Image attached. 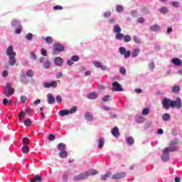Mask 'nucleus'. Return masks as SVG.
Here are the masks:
<instances>
[{
    "instance_id": "obj_63",
    "label": "nucleus",
    "mask_w": 182,
    "mask_h": 182,
    "mask_svg": "<svg viewBox=\"0 0 182 182\" xmlns=\"http://www.w3.org/2000/svg\"><path fill=\"white\" fill-rule=\"evenodd\" d=\"M173 6H174L175 8H178V1H173Z\"/></svg>"
},
{
    "instance_id": "obj_64",
    "label": "nucleus",
    "mask_w": 182,
    "mask_h": 182,
    "mask_svg": "<svg viewBox=\"0 0 182 182\" xmlns=\"http://www.w3.org/2000/svg\"><path fill=\"white\" fill-rule=\"evenodd\" d=\"M149 68L151 70L154 69V63H149Z\"/></svg>"
},
{
    "instance_id": "obj_21",
    "label": "nucleus",
    "mask_w": 182,
    "mask_h": 182,
    "mask_svg": "<svg viewBox=\"0 0 182 182\" xmlns=\"http://www.w3.org/2000/svg\"><path fill=\"white\" fill-rule=\"evenodd\" d=\"M172 63H173L176 66H178L181 65L182 61L180 58H176L172 59Z\"/></svg>"
},
{
    "instance_id": "obj_28",
    "label": "nucleus",
    "mask_w": 182,
    "mask_h": 182,
    "mask_svg": "<svg viewBox=\"0 0 182 182\" xmlns=\"http://www.w3.org/2000/svg\"><path fill=\"white\" fill-rule=\"evenodd\" d=\"M114 32H115V33H120V32H122V28H120L119 25H115L114 26Z\"/></svg>"
},
{
    "instance_id": "obj_4",
    "label": "nucleus",
    "mask_w": 182,
    "mask_h": 182,
    "mask_svg": "<svg viewBox=\"0 0 182 182\" xmlns=\"http://www.w3.org/2000/svg\"><path fill=\"white\" fill-rule=\"evenodd\" d=\"M14 93H15V90L12 87L9 82H7L6 84V87L4 88V95L6 97H11Z\"/></svg>"
},
{
    "instance_id": "obj_55",
    "label": "nucleus",
    "mask_w": 182,
    "mask_h": 182,
    "mask_svg": "<svg viewBox=\"0 0 182 182\" xmlns=\"http://www.w3.org/2000/svg\"><path fill=\"white\" fill-rule=\"evenodd\" d=\"M53 9H55V11H58V10L63 9V7H62L61 6H53Z\"/></svg>"
},
{
    "instance_id": "obj_54",
    "label": "nucleus",
    "mask_w": 182,
    "mask_h": 182,
    "mask_svg": "<svg viewBox=\"0 0 182 182\" xmlns=\"http://www.w3.org/2000/svg\"><path fill=\"white\" fill-rule=\"evenodd\" d=\"M2 76H3V77H7V76H8V70H4L3 71V73H2Z\"/></svg>"
},
{
    "instance_id": "obj_62",
    "label": "nucleus",
    "mask_w": 182,
    "mask_h": 182,
    "mask_svg": "<svg viewBox=\"0 0 182 182\" xmlns=\"http://www.w3.org/2000/svg\"><path fill=\"white\" fill-rule=\"evenodd\" d=\"M8 103H9L8 99L4 98V99L3 100V105H4V106H6V105H8Z\"/></svg>"
},
{
    "instance_id": "obj_42",
    "label": "nucleus",
    "mask_w": 182,
    "mask_h": 182,
    "mask_svg": "<svg viewBox=\"0 0 182 182\" xmlns=\"http://www.w3.org/2000/svg\"><path fill=\"white\" fill-rule=\"evenodd\" d=\"M26 39H27L28 41H32V39H33V34H32L31 33L26 34Z\"/></svg>"
},
{
    "instance_id": "obj_32",
    "label": "nucleus",
    "mask_w": 182,
    "mask_h": 182,
    "mask_svg": "<svg viewBox=\"0 0 182 182\" xmlns=\"http://www.w3.org/2000/svg\"><path fill=\"white\" fill-rule=\"evenodd\" d=\"M22 151H23V154H28V153H29V146L24 145L22 147Z\"/></svg>"
},
{
    "instance_id": "obj_46",
    "label": "nucleus",
    "mask_w": 182,
    "mask_h": 182,
    "mask_svg": "<svg viewBox=\"0 0 182 182\" xmlns=\"http://www.w3.org/2000/svg\"><path fill=\"white\" fill-rule=\"evenodd\" d=\"M119 73L124 76V75H126V68H124V67H121L119 69Z\"/></svg>"
},
{
    "instance_id": "obj_43",
    "label": "nucleus",
    "mask_w": 182,
    "mask_h": 182,
    "mask_svg": "<svg viewBox=\"0 0 182 182\" xmlns=\"http://www.w3.org/2000/svg\"><path fill=\"white\" fill-rule=\"evenodd\" d=\"M23 144H24V146H28V144H29V138L24 137L23 139Z\"/></svg>"
},
{
    "instance_id": "obj_37",
    "label": "nucleus",
    "mask_w": 182,
    "mask_h": 182,
    "mask_svg": "<svg viewBox=\"0 0 182 182\" xmlns=\"http://www.w3.org/2000/svg\"><path fill=\"white\" fill-rule=\"evenodd\" d=\"M33 75H34L33 70H28L26 71V76H27L28 77H33Z\"/></svg>"
},
{
    "instance_id": "obj_9",
    "label": "nucleus",
    "mask_w": 182,
    "mask_h": 182,
    "mask_svg": "<svg viewBox=\"0 0 182 182\" xmlns=\"http://www.w3.org/2000/svg\"><path fill=\"white\" fill-rule=\"evenodd\" d=\"M87 172H84L82 173H80L78 176H76L74 177L75 181H80V180H85V178H87Z\"/></svg>"
},
{
    "instance_id": "obj_34",
    "label": "nucleus",
    "mask_w": 182,
    "mask_h": 182,
    "mask_svg": "<svg viewBox=\"0 0 182 182\" xmlns=\"http://www.w3.org/2000/svg\"><path fill=\"white\" fill-rule=\"evenodd\" d=\"M149 113H150V108H144L141 112L142 116H147Z\"/></svg>"
},
{
    "instance_id": "obj_35",
    "label": "nucleus",
    "mask_w": 182,
    "mask_h": 182,
    "mask_svg": "<svg viewBox=\"0 0 182 182\" xmlns=\"http://www.w3.org/2000/svg\"><path fill=\"white\" fill-rule=\"evenodd\" d=\"M88 98L93 100V99H97V94H96L95 92H90L88 95Z\"/></svg>"
},
{
    "instance_id": "obj_12",
    "label": "nucleus",
    "mask_w": 182,
    "mask_h": 182,
    "mask_svg": "<svg viewBox=\"0 0 182 182\" xmlns=\"http://www.w3.org/2000/svg\"><path fill=\"white\" fill-rule=\"evenodd\" d=\"M42 177L39 175H36L33 178L29 180V182H42Z\"/></svg>"
},
{
    "instance_id": "obj_8",
    "label": "nucleus",
    "mask_w": 182,
    "mask_h": 182,
    "mask_svg": "<svg viewBox=\"0 0 182 182\" xmlns=\"http://www.w3.org/2000/svg\"><path fill=\"white\" fill-rule=\"evenodd\" d=\"M43 86L46 87V89H49L50 87H53V89H55L58 87V82L56 81H53L50 82H44Z\"/></svg>"
},
{
    "instance_id": "obj_19",
    "label": "nucleus",
    "mask_w": 182,
    "mask_h": 182,
    "mask_svg": "<svg viewBox=\"0 0 182 182\" xmlns=\"http://www.w3.org/2000/svg\"><path fill=\"white\" fill-rule=\"evenodd\" d=\"M58 150H60V151H64L66 150V144L63 143H60L58 145Z\"/></svg>"
},
{
    "instance_id": "obj_15",
    "label": "nucleus",
    "mask_w": 182,
    "mask_h": 182,
    "mask_svg": "<svg viewBox=\"0 0 182 182\" xmlns=\"http://www.w3.org/2000/svg\"><path fill=\"white\" fill-rule=\"evenodd\" d=\"M87 173V177L90 176H96V174H97V170L96 169H90L87 171H85Z\"/></svg>"
},
{
    "instance_id": "obj_24",
    "label": "nucleus",
    "mask_w": 182,
    "mask_h": 182,
    "mask_svg": "<svg viewBox=\"0 0 182 182\" xmlns=\"http://www.w3.org/2000/svg\"><path fill=\"white\" fill-rule=\"evenodd\" d=\"M124 34L122 33H117L115 35V39L118 41H122V39H124Z\"/></svg>"
},
{
    "instance_id": "obj_10",
    "label": "nucleus",
    "mask_w": 182,
    "mask_h": 182,
    "mask_svg": "<svg viewBox=\"0 0 182 182\" xmlns=\"http://www.w3.org/2000/svg\"><path fill=\"white\" fill-rule=\"evenodd\" d=\"M127 173L126 172H121L116 173L112 176V180H120V178H124L126 177Z\"/></svg>"
},
{
    "instance_id": "obj_14",
    "label": "nucleus",
    "mask_w": 182,
    "mask_h": 182,
    "mask_svg": "<svg viewBox=\"0 0 182 182\" xmlns=\"http://www.w3.org/2000/svg\"><path fill=\"white\" fill-rule=\"evenodd\" d=\"M47 98L48 105H53L55 103V97L52 94H48Z\"/></svg>"
},
{
    "instance_id": "obj_57",
    "label": "nucleus",
    "mask_w": 182,
    "mask_h": 182,
    "mask_svg": "<svg viewBox=\"0 0 182 182\" xmlns=\"http://www.w3.org/2000/svg\"><path fill=\"white\" fill-rule=\"evenodd\" d=\"M172 134H173V136H177V134H178V132H177V129H172Z\"/></svg>"
},
{
    "instance_id": "obj_6",
    "label": "nucleus",
    "mask_w": 182,
    "mask_h": 182,
    "mask_svg": "<svg viewBox=\"0 0 182 182\" xmlns=\"http://www.w3.org/2000/svg\"><path fill=\"white\" fill-rule=\"evenodd\" d=\"M119 53L120 55H122L125 59L130 58V50H126L124 47L119 48Z\"/></svg>"
},
{
    "instance_id": "obj_59",
    "label": "nucleus",
    "mask_w": 182,
    "mask_h": 182,
    "mask_svg": "<svg viewBox=\"0 0 182 182\" xmlns=\"http://www.w3.org/2000/svg\"><path fill=\"white\" fill-rule=\"evenodd\" d=\"M75 63H73V60H68L67 62V64L68 65V66H72V65H73Z\"/></svg>"
},
{
    "instance_id": "obj_23",
    "label": "nucleus",
    "mask_w": 182,
    "mask_h": 182,
    "mask_svg": "<svg viewBox=\"0 0 182 182\" xmlns=\"http://www.w3.org/2000/svg\"><path fill=\"white\" fill-rule=\"evenodd\" d=\"M162 119L163 120H164V122H168V120L171 119V116L170 115V114L165 113L163 114Z\"/></svg>"
},
{
    "instance_id": "obj_20",
    "label": "nucleus",
    "mask_w": 182,
    "mask_h": 182,
    "mask_svg": "<svg viewBox=\"0 0 182 182\" xmlns=\"http://www.w3.org/2000/svg\"><path fill=\"white\" fill-rule=\"evenodd\" d=\"M160 29H161L160 26H159L157 24H155L150 27V31H151L152 32H156L157 31H160Z\"/></svg>"
},
{
    "instance_id": "obj_39",
    "label": "nucleus",
    "mask_w": 182,
    "mask_h": 182,
    "mask_svg": "<svg viewBox=\"0 0 182 182\" xmlns=\"http://www.w3.org/2000/svg\"><path fill=\"white\" fill-rule=\"evenodd\" d=\"M24 126L29 127L32 124L31 119L28 118L26 120L23 121Z\"/></svg>"
},
{
    "instance_id": "obj_27",
    "label": "nucleus",
    "mask_w": 182,
    "mask_h": 182,
    "mask_svg": "<svg viewBox=\"0 0 182 182\" xmlns=\"http://www.w3.org/2000/svg\"><path fill=\"white\" fill-rule=\"evenodd\" d=\"M105 146V138H100L98 141V147L102 149Z\"/></svg>"
},
{
    "instance_id": "obj_40",
    "label": "nucleus",
    "mask_w": 182,
    "mask_h": 182,
    "mask_svg": "<svg viewBox=\"0 0 182 182\" xmlns=\"http://www.w3.org/2000/svg\"><path fill=\"white\" fill-rule=\"evenodd\" d=\"M130 41H132V37L130 36V35H126L124 36V42H130Z\"/></svg>"
},
{
    "instance_id": "obj_7",
    "label": "nucleus",
    "mask_w": 182,
    "mask_h": 182,
    "mask_svg": "<svg viewBox=\"0 0 182 182\" xmlns=\"http://www.w3.org/2000/svg\"><path fill=\"white\" fill-rule=\"evenodd\" d=\"M112 92H123V88L122 87V85L117 82V81H115L112 83Z\"/></svg>"
},
{
    "instance_id": "obj_33",
    "label": "nucleus",
    "mask_w": 182,
    "mask_h": 182,
    "mask_svg": "<svg viewBox=\"0 0 182 182\" xmlns=\"http://www.w3.org/2000/svg\"><path fill=\"white\" fill-rule=\"evenodd\" d=\"M127 141L129 146L134 144V139H133L132 136L128 137L127 139Z\"/></svg>"
},
{
    "instance_id": "obj_53",
    "label": "nucleus",
    "mask_w": 182,
    "mask_h": 182,
    "mask_svg": "<svg viewBox=\"0 0 182 182\" xmlns=\"http://www.w3.org/2000/svg\"><path fill=\"white\" fill-rule=\"evenodd\" d=\"M48 140H50V141H53V140H55V135L50 134L48 136Z\"/></svg>"
},
{
    "instance_id": "obj_49",
    "label": "nucleus",
    "mask_w": 182,
    "mask_h": 182,
    "mask_svg": "<svg viewBox=\"0 0 182 182\" xmlns=\"http://www.w3.org/2000/svg\"><path fill=\"white\" fill-rule=\"evenodd\" d=\"M30 58L33 60H36V55L34 53H30Z\"/></svg>"
},
{
    "instance_id": "obj_26",
    "label": "nucleus",
    "mask_w": 182,
    "mask_h": 182,
    "mask_svg": "<svg viewBox=\"0 0 182 182\" xmlns=\"http://www.w3.org/2000/svg\"><path fill=\"white\" fill-rule=\"evenodd\" d=\"M59 156H60V159H66V157H68V151H60L59 153Z\"/></svg>"
},
{
    "instance_id": "obj_29",
    "label": "nucleus",
    "mask_w": 182,
    "mask_h": 182,
    "mask_svg": "<svg viewBox=\"0 0 182 182\" xmlns=\"http://www.w3.org/2000/svg\"><path fill=\"white\" fill-rule=\"evenodd\" d=\"M46 43H48V45H50L51 43H53V38L50 36H48L45 38Z\"/></svg>"
},
{
    "instance_id": "obj_44",
    "label": "nucleus",
    "mask_w": 182,
    "mask_h": 182,
    "mask_svg": "<svg viewBox=\"0 0 182 182\" xmlns=\"http://www.w3.org/2000/svg\"><path fill=\"white\" fill-rule=\"evenodd\" d=\"M50 68V61L47 60L44 63V69H49Z\"/></svg>"
},
{
    "instance_id": "obj_36",
    "label": "nucleus",
    "mask_w": 182,
    "mask_h": 182,
    "mask_svg": "<svg viewBox=\"0 0 182 182\" xmlns=\"http://www.w3.org/2000/svg\"><path fill=\"white\" fill-rule=\"evenodd\" d=\"M139 53H140V49L139 48L135 49L132 53V57L136 58V56H139Z\"/></svg>"
},
{
    "instance_id": "obj_16",
    "label": "nucleus",
    "mask_w": 182,
    "mask_h": 182,
    "mask_svg": "<svg viewBox=\"0 0 182 182\" xmlns=\"http://www.w3.org/2000/svg\"><path fill=\"white\" fill-rule=\"evenodd\" d=\"M94 66L95 68H97V69H99V68H101L102 70H106V69H107L106 66H103L102 65V63H100V62H95Z\"/></svg>"
},
{
    "instance_id": "obj_61",
    "label": "nucleus",
    "mask_w": 182,
    "mask_h": 182,
    "mask_svg": "<svg viewBox=\"0 0 182 182\" xmlns=\"http://www.w3.org/2000/svg\"><path fill=\"white\" fill-rule=\"evenodd\" d=\"M22 33V28H16V33L17 35H19V33Z\"/></svg>"
},
{
    "instance_id": "obj_17",
    "label": "nucleus",
    "mask_w": 182,
    "mask_h": 182,
    "mask_svg": "<svg viewBox=\"0 0 182 182\" xmlns=\"http://www.w3.org/2000/svg\"><path fill=\"white\" fill-rule=\"evenodd\" d=\"M85 118L86 119V120H87L88 122H92L93 120V114H92V113L90 112H87L85 115Z\"/></svg>"
},
{
    "instance_id": "obj_58",
    "label": "nucleus",
    "mask_w": 182,
    "mask_h": 182,
    "mask_svg": "<svg viewBox=\"0 0 182 182\" xmlns=\"http://www.w3.org/2000/svg\"><path fill=\"white\" fill-rule=\"evenodd\" d=\"M21 102H26L27 98L25 95H21Z\"/></svg>"
},
{
    "instance_id": "obj_52",
    "label": "nucleus",
    "mask_w": 182,
    "mask_h": 182,
    "mask_svg": "<svg viewBox=\"0 0 182 182\" xmlns=\"http://www.w3.org/2000/svg\"><path fill=\"white\" fill-rule=\"evenodd\" d=\"M112 16V13L110 11H107L104 14L105 18H109Z\"/></svg>"
},
{
    "instance_id": "obj_38",
    "label": "nucleus",
    "mask_w": 182,
    "mask_h": 182,
    "mask_svg": "<svg viewBox=\"0 0 182 182\" xmlns=\"http://www.w3.org/2000/svg\"><path fill=\"white\" fill-rule=\"evenodd\" d=\"M161 14H167L168 12V9L166 6H163L160 9Z\"/></svg>"
},
{
    "instance_id": "obj_50",
    "label": "nucleus",
    "mask_w": 182,
    "mask_h": 182,
    "mask_svg": "<svg viewBox=\"0 0 182 182\" xmlns=\"http://www.w3.org/2000/svg\"><path fill=\"white\" fill-rule=\"evenodd\" d=\"M110 100V96L106 95L102 98V102H109Z\"/></svg>"
},
{
    "instance_id": "obj_41",
    "label": "nucleus",
    "mask_w": 182,
    "mask_h": 182,
    "mask_svg": "<svg viewBox=\"0 0 182 182\" xmlns=\"http://www.w3.org/2000/svg\"><path fill=\"white\" fill-rule=\"evenodd\" d=\"M76 112H77V107H73L68 112L70 114H73V113H76Z\"/></svg>"
},
{
    "instance_id": "obj_5",
    "label": "nucleus",
    "mask_w": 182,
    "mask_h": 182,
    "mask_svg": "<svg viewBox=\"0 0 182 182\" xmlns=\"http://www.w3.org/2000/svg\"><path fill=\"white\" fill-rule=\"evenodd\" d=\"M65 50V47L61 44H54L53 45V55H58L59 52H63Z\"/></svg>"
},
{
    "instance_id": "obj_25",
    "label": "nucleus",
    "mask_w": 182,
    "mask_h": 182,
    "mask_svg": "<svg viewBox=\"0 0 182 182\" xmlns=\"http://www.w3.org/2000/svg\"><path fill=\"white\" fill-rule=\"evenodd\" d=\"M110 176H112V173L107 172L106 174L102 175L101 176V180H102L103 181H106L107 178H109Z\"/></svg>"
},
{
    "instance_id": "obj_3",
    "label": "nucleus",
    "mask_w": 182,
    "mask_h": 182,
    "mask_svg": "<svg viewBox=\"0 0 182 182\" xmlns=\"http://www.w3.org/2000/svg\"><path fill=\"white\" fill-rule=\"evenodd\" d=\"M170 151H178V146L165 148L161 156V160H163V161H168L170 159Z\"/></svg>"
},
{
    "instance_id": "obj_13",
    "label": "nucleus",
    "mask_w": 182,
    "mask_h": 182,
    "mask_svg": "<svg viewBox=\"0 0 182 182\" xmlns=\"http://www.w3.org/2000/svg\"><path fill=\"white\" fill-rule=\"evenodd\" d=\"M55 63L57 66H63V59L60 57H57L55 58Z\"/></svg>"
},
{
    "instance_id": "obj_31",
    "label": "nucleus",
    "mask_w": 182,
    "mask_h": 182,
    "mask_svg": "<svg viewBox=\"0 0 182 182\" xmlns=\"http://www.w3.org/2000/svg\"><path fill=\"white\" fill-rule=\"evenodd\" d=\"M176 144H178V139L177 138L171 140L169 144V145L171 146L170 147H173V146H176Z\"/></svg>"
},
{
    "instance_id": "obj_11",
    "label": "nucleus",
    "mask_w": 182,
    "mask_h": 182,
    "mask_svg": "<svg viewBox=\"0 0 182 182\" xmlns=\"http://www.w3.org/2000/svg\"><path fill=\"white\" fill-rule=\"evenodd\" d=\"M111 133L114 137H119L120 136V134H119V128L117 127H114L112 129Z\"/></svg>"
},
{
    "instance_id": "obj_47",
    "label": "nucleus",
    "mask_w": 182,
    "mask_h": 182,
    "mask_svg": "<svg viewBox=\"0 0 182 182\" xmlns=\"http://www.w3.org/2000/svg\"><path fill=\"white\" fill-rule=\"evenodd\" d=\"M123 9H124V8H123V6H122V5H119V6H117V7L116 8L117 12H119V13L123 12Z\"/></svg>"
},
{
    "instance_id": "obj_45",
    "label": "nucleus",
    "mask_w": 182,
    "mask_h": 182,
    "mask_svg": "<svg viewBox=\"0 0 182 182\" xmlns=\"http://www.w3.org/2000/svg\"><path fill=\"white\" fill-rule=\"evenodd\" d=\"M79 56L78 55H73L71 57V60H73V62H79Z\"/></svg>"
},
{
    "instance_id": "obj_56",
    "label": "nucleus",
    "mask_w": 182,
    "mask_h": 182,
    "mask_svg": "<svg viewBox=\"0 0 182 182\" xmlns=\"http://www.w3.org/2000/svg\"><path fill=\"white\" fill-rule=\"evenodd\" d=\"M56 101L58 102V103H60V102H62V97H60V95H58L56 97Z\"/></svg>"
},
{
    "instance_id": "obj_48",
    "label": "nucleus",
    "mask_w": 182,
    "mask_h": 182,
    "mask_svg": "<svg viewBox=\"0 0 182 182\" xmlns=\"http://www.w3.org/2000/svg\"><path fill=\"white\" fill-rule=\"evenodd\" d=\"M134 41L135 42V43H141V41L140 40V38H137L136 36H134L133 37Z\"/></svg>"
},
{
    "instance_id": "obj_30",
    "label": "nucleus",
    "mask_w": 182,
    "mask_h": 182,
    "mask_svg": "<svg viewBox=\"0 0 182 182\" xmlns=\"http://www.w3.org/2000/svg\"><path fill=\"white\" fill-rule=\"evenodd\" d=\"M180 89H181L180 86L178 85L173 86L172 87V93H176V94L178 93V92H180Z\"/></svg>"
},
{
    "instance_id": "obj_2",
    "label": "nucleus",
    "mask_w": 182,
    "mask_h": 182,
    "mask_svg": "<svg viewBox=\"0 0 182 182\" xmlns=\"http://www.w3.org/2000/svg\"><path fill=\"white\" fill-rule=\"evenodd\" d=\"M6 54L9 56V63L11 66H14L16 63V53L14 51V46H10L6 50Z\"/></svg>"
},
{
    "instance_id": "obj_60",
    "label": "nucleus",
    "mask_w": 182,
    "mask_h": 182,
    "mask_svg": "<svg viewBox=\"0 0 182 182\" xmlns=\"http://www.w3.org/2000/svg\"><path fill=\"white\" fill-rule=\"evenodd\" d=\"M68 178H69V176L67 174L63 176V180H64V181H68Z\"/></svg>"
},
{
    "instance_id": "obj_51",
    "label": "nucleus",
    "mask_w": 182,
    "mask_h": 182,
    "mask_svg": "<svg viewBox=\"0 0 182 182\" xmlns=\"http://www.w3.org/2000/svg\"><path fill=\"white\" fill-rule=\"evenodd\" d=\"M41 55L43 56H48V51L45 50V48L41 49Z\"/></svg>"
},
{
    "instance_id": "obj_18",
    "label": "nucleus",
    "mask_w": 182,
    "mask_h": 182,
    "mask_svg": "<svg viewBox=\"0 0 182 182\" xmlns=\"http://www.w3.org/2000/svg\"><path fill=\"white\" fill-rule=\"evenodd\" d=\"M58 114L61 117H63L65 116H68V114H69V110H68V109L60 110V112H58Z\"/></svg>"
},
{
    "instance_id": "obj_1",
    "label": "nucleus",
    "mask_w": 182,
    "mask_h": 182,
    "mask_svg": "<svg viewBox=\"0 0 182 182\" xmlns=\"http://www.w3.org/2000/svg\"><path fill=\"white\" fill-rule=\"evenodd\" d=\"M162 105L166 109V110H168L170 107L176 109L182 108L181 98L177 97L175 101L170 100V98H164L162 101Z\"/></svg>"
},
{
    "instance_id": "obj_22",
    "label": "nucleus",
    "mask_w": 182,
    "mask_h": 182,
    "mask_svg": "<svg viewBox=\"0 0 182 182\" xmlns=\"http://www.w3.org/2000/svg\"><path fill=\"white\" fill-rule=\"evenodd\" d=\"M11 25L12 26H18L19 28L21 27V23L19 22V21L16 20V19H14L11 21Z\"/></svg>"
}]
</instances>
